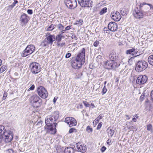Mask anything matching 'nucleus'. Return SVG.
Returning <instances> with one entry per match:
<instances>
[{"mask_svg":"<svg viewBox=\"0 0 153 153\" xmlns=\"http://www.w3.org/2000/svg\"><path fill=\"white\" fill-rule=\"evenodd\" d=\"M46 119H48V120H49L51 121V122L52 123H53V119L52 117H51V116H48L47 117Z\"/></svg>","mask_w":153,"mask_h":153,"instance_id":"c03bdc74","label":"nucleus"},{"mask_svg":"<svg viewBox=\"0 0 153 153\" xmlns=\"http://www.w3.org/2000/svg\"><path fill=\"white\" fill-rule=\"evenodd\" d=\"M147 4L144 2L140 3L139 5L140 9L142 10H144L145 11H147L149 8L148 6L146 5H147Z\"/></svg>","mask_w":153,"mask_h":153,"instance_id":"aec40b11","label":"nucleus"},{"mask_svg":"<svg viewBox=\"0 0 153 153\" xmlns=\"http://www.w3.org/2000/svg\"><path fill=\"white\" fill-rule=\"evenodd\" d=\"M99 44V42L98 41H95L93 45L95 47H97Z\"/></svg>","mask_w":153,"mask_h":153,"instance_id":"5fc2aeb1","label":"nucleus"},{"mask_svg":"<svg viewBox=\"0 0 153 153\" xmlns=\"http://www.w3.org/2000/svg\"><path fill=\"white\" fill-rule=\"evenodd\" d=\"M108 136L111 137L114 133V131L111 129H109L108 128Z\"/></svg>","mask_w":153,"mask_h":153,"instance_id":"c756f323","label":"nucleus"},{"mask_svg":"<svg viewBox=\"0 0 153 153\" xmlns=\"http://www.w3.org/2000/svg\"><path fill=\"white\" fill-rule=\"evenodd\" d=\"M29 17L25 14L24 13L22 15L20 18L19 21L22 26L26 25L29 20Z\"/></svg>","mask_w":153,"mask_h":153,"instance_id":"4468645a","label":"nucleus"},{"mask_svg":"<svg viewBox=\"0 0 153 153\" xmlns=\"http://www.w3.org/2000/svg\"><path fill=\"white\" fill-rule=\"evenodd\" d=\"M71 38L72 39H74L76 40H77L78 39L76 36L75 35H72V36H71Z\"/></svg>","mask_w":153,"mask_h":153,"instance_id":"bf43d9fd","label":"nucleus"},{"mask_svg":"<svg viewBox=\"0 0 153 153\" xmlns=\"http://www.w3.org/2000/svg\"><path fill=\"white\" fill-rule=\"evenodd\" d=\"M147 4L149 6L150 10H152L153 9V6L151 4L148 3Z\"/></svg>","mask_w":153,"mask_h":153,"instance_id":"680f3d73","label":"nucleus"},{"mask_svg":"<svg viewBox=\"0 0 153 153\" xmlns=\"http://www.w3.org/2000/svg\"><path fill=\"white\" fill-rule=\"evenodd\" d=\"M35 85H32L31 86L28 90L27 91H29L30 90H33L34 89Z\"/></svg>","mask_w":153,"mask_h":153,"instance_id":"de8ad7c7","label":"nucleus"},{"mask_svg":"<svg viewBox=\"0 0 153 153\" xmlns=\"http://www.w3.org/2000/svg\"><path fill=\"white\" fill-rule=\"evenodd\" d=\"M72 117H66L65 120V122L67 123L68 125L69 123L70 122V121Z\"/></svg>","mask_w":153,"mask_h":153,"instance_id":"c9c22d12","label":"nucleus"},{"mask_svg":"<svg viewBox=\"0 0 153 153\" xmlns=\"http://www.w3.org/2000/svg\"><path fill=\"white\" fill-rule=\"evenodd\" d=\"M120 65V64L116 62H112L107 61L104 62V68L107 69L115 70Z\"/></svg>","mask_w":153,"mask_h":153,"instance_id":"7ed1b4c3","label":"nucleus"},{"mask_svg":"<svg viewBox=\"0 0 153 153\" xmlns=\"http://www.w3.org/2000/svg\"><path fill=\"white\" fill-rule=\"evenodd\" d=\"M102 59V56L101 55H98L96 59L98 62L100 61V60Z\"/></svg>","mask_w":153,"mask_h":153,"instance_id":"37998d69","label":"nucleus"},{"mask_svg":"<svg viewBox=\"0 0 153 153\" xmlns=\"http://www.w3.org/2000/svg\"><path fill=\"white\" fill-rule=\"evenodd\" d=\"M27 13L31 15L33 13V11L32 10L28 9L27 10Z\"/></svg>","mask_w":153,"mask_h":153,"instance_id":"13d9d810","label":"nucleus"},{"mask_svg":"<svg viewBox=\"0 0 153 153\" xmlns=\"http://www.w3.org/2000/svg\"><path fill=\"white\" fill-rule=\"evenodd\" d=\"M147 62L144 60H139L136 65L135 70L138 72H140L144 70L147 67Z\"/></svg>","mask_w":153,"mask_h":153,"instance_id":"20e7f679","label":"nucleus"},{"mask_svg":"<svg viewBox=\"0 0 153 153\" xmlns=\"http://www.w3.org/2000/svg\"><path fill=\"white\" fill-rule=\"evenodd\" d=\"M0 135L5 137V142L8 143L10 142L13 138V134L12 131H6L5 127L2 125L0 126Z\"/></svg>","mask_w":153,"mask_h":153,"instance_id":"f03ea898","label":"nucleus"},{"mask_svg":"<svg viewBox=\"0 0 153 153\" xmlns=\"http://www.w3.org/2000/svg\"><path fill=\"white\" fill-rule=\"evenodd\" d=\"M74 149L71 147H68L65 148L64 151V153H74Z\"/></svg>","mask_w":153,"mask_h":153,"instance_id":"4be33fe9","label":"nucleus"},{"mask_svg":"<svg viewBox=\"0 0 153 153\" xmlns=\"http://www.w3.org/2000/svg\"><path fill=\"white\" fill-rule=\"evenodd\" d=\"M31 72L32 74H37L41 71V68L39 64L37 62H32L29 66Z\"/></svg>","mask_w":153,"mask_h":153,"instance_id":"0eeeda50","label":"nucleus"},{"mask_svg":"<svg viewBox=\"0 0 153 153\" xmlns=\"http://www.w3.org/2000/svg\"><path fill=\"white\" fill-rule=\"evenodd\" d=\"M143 15H144L145 16H149L150 15V13H149V12L147 11L143 10Z\"/></svg>","mask_w":153,"mask_h":153,"instance_id":"8fccbe9b","label":"nucleus"},{"mask_svg":"<svg viewBox=\"0 0 153 153\" xmlns=\"http://www.w3.org/2000/svg\"><path fill=\"white\" fill-rule=\"evenodd\" d=\"M134 51L135 49L132 48V49L127 50L126 51V53L127 54H131L133 56L134 55L133 52Z\"/></svg>","mask_w":153,"mask_h":153,"instance_id":"cd10ccee","label":"nucleus"},{"mask_svg":"<svg viewBox=\"0 0 153 153\" xmlns=\"http://www.w3.org/2000/svg\"><path fill=\"white\" fill-rule=\"evenodd\" d=\"M103 116L102 114H100L97 118L93 122V123L94 124L95 122V125H96L99 122L100 120L102 119Z\"/></svg>","mask_w":153,"mask_h":153,"instance_id":"c85d7f7f","label":"nucleus"},{"mask_svg":"<svg viewBox=\"0 0 153 153\" xmlns=\"http://www.w3.org/2000/svg\"><path fill=\"white\" fill-rule=\"evenodd\" d=\"M59 113L58 111H54L52 114L51 117H53L54 118V121H56L57 120L59 117Z\"/></svg>","mask_w":153,"mask_h":153,"instance_id":"5701e85b","label":"nucleus"},{"mask_svg":"<svg viewBox=\"0 0 153 153\" xmlns=\"http://www.w3.org/2000/svg\"><path fill=\"white\" fill-rule=\"evenodd\" d=\"M45 39L48 40L49 44L52 45L53 42L55 40V36L54 35H48L46 36V38Z\"/></svg>","mask_w":153,"mask_h":153,"instance_id":"6ab92c4d","label":"nucleus"},{"mask_svg":"<svg viewBox=\"0 0 153 153\" xmlns=\"http://www.w3.org/2000/svg\"><path fill=\"white\" fill-rule=\"evenodd\" d=\"M55 27H56V25L52 24L48 27L47 30L51 31Z\"/></svg>","mask_w":153,"mask_h":153,"instance_id":"f704fd0d","label":"nucleus"},{"mask_svg":"<svg viewBox=\"0 0 153 153\" xmlns=\"http://www.w3.org/2000/svg\"><path fill=\"white\" fill-rule=\"evenodd\" d=\"M106 147L105 146H102L101 149V151L103 153L106 150Z\"/></svg>","mask_w":153,"mask_h":153,"instance_id":"603ef678","label":"nucleus"},{"mask_svg":"<svg viewBox=\"0 0 153 153\" xmlns=\"http://www.w3.org/2000/svg\"><path fill=\"white\" fill-rule=\"evenodd\" d=\"M77 149L76 150L84 153L85 152L87 148L85 145L82 143L78 142L76 144Z\"/></svg>","mask_w":153,"mask_h":153,"instance_id":"ddd939ff","label":"nucleus"},{"mask_svg":"<svg viewBox=\"0 0 153 153\" xmlns=\"http://www.w3.org/2000/svg\"><path fill=\"white\" fill-rule=\"evenodd\" d=\"M71 54L70 53H68L65 55V58H68L71 57Z\"/></svg>","mask_w":153,"mask_h":153,"instance_id":"4d7b16f0","label":"nucleus"},{"mask_svg":"<svg viewBox=\"0 0 153 153\" xmlns=\"http://www.w3.org/2000/svg\"><path fill=\"white\" fill-rule=\"evenodd\" d=\"M147 130L148 131H150L152 132H153L152 126L151 124H149L147 126Z\"/></svg>","mask_w":153,"mask_h":153,"instance_id":"473e14b6","label":"nucleus"},{"mask_svg":"<svg viewBox=\"0 0 153 153\" xmlns=\"http://www.w3.org/2000/svg\"><path fill=\"white\" fill-rule=\"evenodd\" d=\"M65 3L67 7L71 9H73L77 6L76 0H65Z\"/></svg>","mask_w":153,"mask_h":153,"instance_id":"9d476101","label":"nucleus"},{"mask_svg":"<svg viewBox=\"0 0 153 153\" xmlns=\"http://www.w3.org/2000/svg\"><path fill=\"white\" fill-rule=\"evenodd\" d=\"M111 143V140L109 139L107 141V143L109 145H110V143Z\"/></svg>","mask_w":153,"mask_h":153,"instance_id":"774afa93","label":"nucleus"},{"mask_svg":"<svg viewBox=\"0 0 153 153\" xmlns=\"http://www.w3.org/2000/svg\"><path fill=\"white\" fill-rule=\"evenodd\" d=\"M138 53V52L137 51V49H135V51H134V52H133V54H134L133 56H134L135 55L137 54V53Z\"/></svg>","mask_w":153,"mask_h":153,"instance_id":"0e129e2a","label":"nucleus"},{"mask_svg":"<svg viewBox=\"0 0 153 153\" xmlns=\"http://www.w3.org/2000/svg\"><path fill=\"white\" fill-rule=\"evenodd\" d=\"M64 36L61 34H58L55 37V39L57 41V42L59 43L61 40L62 39Z\"/></svg>","mask_w":153,"mask_h":153,"instance_id":"393cba45","label":"nucleus"},{"mask_svg":"<svg viewBox=\"0 0 153 153\" xmlns=\"http://www.w3.org/2000/svg\"><path fill=\"white\" fill-rule=\"evenodd\" d=\"M57 45L58 47H62L65 45V43H59L57 42Z\"/></svg>","mask_w":153,"mask_h":153,"instance_id":"864d4df0","label":"nucleus"},{"mask_svg":"<svg viewBox=\"0 0 153 153\" xmlns=\"http://www.w3.org/2000/svg\"><path fill=\"white\" fill-rule=\"evenodd\" d=\"M107 11V8L105 7L102 9L100 12V14L101 15H103Z\"/></svg>","mask_w":153,"mask_h":153,"instance_id":"72a5a7b5","label":"nucleus"},{"mask_svg":"<svg viewBox=\"0 0 153 153\" xmlns=\"http://www.w3.org/2000/svg\"><path fill=\"white\" fill-rule=\"evenodd\" d=\"M120 13L123 16H125L128 13V11L127 10H126L125 9L120 8Z\"/></svg>","mask_w":153,"mask_h":153,"instance_id":"a878e982","label":"nucleus"},{"mask_svg":"<svg viewBox=\"0 0 153 153\" xmlns=\"http://www.w3.org/2000/svg\"><path fill=\"white\" fill-rule=\"evenodd\" d=\"M111 17L113 20L118 21L120 19L121 16L119 12L114 11L111 13Z\"/></svg>","mask_w":153,"mask_h":153,"instance_id":"dca6fc26","label":"nucleus"},{"mask_svg":"<svg viewBox=\"0 0 153 153\" xmlns=\"http://www.w3.org/2000/svg\"><path fill=\"white\" fill-rule=\"evenodd\" d=\"M4 153H13V151L12 149H9L4 151Z\"/></svg>","mask_w":153,"mask_h":153,"instance_id":"4c0bfd02","label":"nucleus"},{"mask_svg":"<svg viewBox=\"0 0 153 153\" xmlns=\"http://www.w3.org/2000/svg\"><path fill=\"white\" fill-rule=\"evenodd\" d=\"M5 137H4L2 136L1 135H0V143L3 141L5 142Z\"/></svg>","mask_w":153,"mask_h":153,"instance_id":"79ce46f5","label":"nucleus"},{"mask_svg":"<svg viewBox=\"0 0 153 153\" xmlns=\"http://www.w3.org/2000/svg\"><path fill=\"white\" fill-rule=\"evenodd\" d=\"M79 4L82 7H92V1L91 0H78Z\"/></svg>","mask_w":153,"mask_h":153,"instance_id":"9b49d317","label":"nucleus"},{"mask_svg":"<svg viewBox=\"0 0 153 153\" xmlns=\"http://www.w3.org/2000/svg\"><path fill=\"white\" fill-rule=\"evenodd\" d=\"M147 79L148 78L146 76L140 75L137 77L136 80V83L140 85L143 84L147 82Z\"/></svg>","mask_w":153,"mask_h":153,"instance_id":"2eb2a0df","label":"nucleus"},{"mask_svg":"<svg viewBox=\"0 0 153 153\" xmlns=\"http://www.w3.org/2000/svg\"><path fill=\"white\" fill-rule=\"evenodd\" d=\"M125 116L126 117V120H128L130 119V117H129V116L127 115H126Z\"/></svg>","mask_w":153,"mask_h":153,"instance_id":"338daca9","label":"nucleus"},{"mask_svg":"<svg viewBox=\"0 0 153 153\" xmlns=\"http://www.w3.org/2000/svg\"><path fill=\"white\" fill-rule=\"evenodd\" d=\"M148 60L149 63L153 66V54L149 56L148 59Z\"/></svg>","mask_w":153,"mask_h":153,"instance_id":"bb28decb","label":"nucleus"},{"mask_svg":"<svg viewBox=\"0 0 153 153\" xmlns=\"http://www.w3.org/2000/svg\"><path fill=\"white\" fill-rule=\"evenodd\" d=\"M76 129L74 128H70L69 131V132L70 133H71L73 132H74V131L76 130Z\"/></svg>","mask_w":153,"mask_h":153,"instance_id":"09e8293b","label":"nucleus"},{"mask_svg":"<svg viewBox=\"0 0 153 153\" xmlns=\"http://www.w3.org/2000/svg\"><path fill=\"white\" fill-rule=\"evenodd\" d=\"M35 48L34 46L32 45H27L25 49L22 51V56L25 57L27 56L32 53L35 50Z\"/></svg>","mask_w":153,"mask_h":153,"instance_id":"6e6552de","label":"nucleus"},{"mask_svg":"<svg viewBox=\"0 0 153 153\" xmlns=\"http://www.w3.org/2000/svg\"><path fill=\"white\" fill-rule=\"evenodd\" d=\"M42 121H40L38 122L36 125L39 126H41L42 125Z\"/></svg>","mask_w":153,"mask_h":153,"instance_id":"052dcab7","label":"nucleus"},{"mask_svg":"<svg viewBox=\"0 0 153 153\" xmlns=\"http://www.w3.org/2000/svg\"><path fill=\"white\" fill-rule=\"evenodd\" d=\"M145 97V94L143 93L140 96V100L141 101H143L144 97Z\"/></svg>","mask_w":153,"mask_h":153,"instance_id":"a18cd8bd","label":"nucleus"},{"mask_svg":"<svg viewBox=\"0 0 153 153\" xmlns=\"http://www.w3.org/2000/svg\"><path fill=\"white\" fill-rule=\"evenodd\" d=\"M71 29V28L70 27V26H67L66 27L65 29V30H69Z\"/></svg>","mask_w":153,"mask_h":153,"instance_id":"69168bd1","label":"nucleus"},{"mask_svg":"<svg viewBox=\"0 0 153 153\" xmlns=\"http://www.w3.org/2000/svg\"><path fill=\"white\" fill-rule=\"evenodd\" d=\"M143 10L140 9L138 7H136L134 10L133 14L134 16L137 19H140L143 18Z\"/></svg>","mask_w":153,"mask_h":153,"instance_id":"f8f14e48","label":"nucleus"},{"mask_svg":"<svg viewBox=\"0 0 153 153\" xmlns=\"http://www.w3.org/2000/svg\"><path fill=\"white\" fill-rule=\"evenodd\" d=\"M56 27L59 30H62L64 28V26L61 24L56 25Z\"/></svg>","mask_w":153,"mask_h":153,"instance_id":"7c9ffc66","label":"nucleus"},{"mask_svg":"<svg viewBox=\"0 0 153 153\" xmlns=\"http://www.w3.org/2000/svg\"><path fill=\"white\" fill-rule=\"evenodd\" d=\"M83 22V21L82 19H79L78 20H77L76 23V25H81Z\"/></svg>","mask_w":153,"mask_h":153,"instance_id":"a19ab883","label":"nucleus"},{"mask_svg":"<svg viewBox=\"0 0 153 153\" xmlns=\"http://www.w3.org/2000/svg\"><path fill=\"white\" fill-rule=\"evenodd\" d=\"M109 57L111 61L112 62H115L118 59V56L114 51L111 52L110 54Z\"/></svg>","mask_w":153,"mask_h":153,"instance_id":"a211bd4d","label":"nucleus"},{"mask_svg":"<svg viewBox=\"0 0 153 153\" xmlns=\"http://www.w3.org/2000/svg\"><path fill=\"white\" fill-rule=\"evenodd\" d=\"M37 92L38 95L42 98L45 99L48 96V93L46 89L42 86H40L37 88Z\"/></svg>","mask_w":153,"mask_h":153,"instance_id":"1a4fd4ad","label":"nucleus"},{"mask_svg":"<svg viewBox=\"0 0 153 153\" xmlns=\"http://www.w3.org/2000/svg\"><path fill=\"white\" fill-rule=\"evenodd\" d=\"M13 7L11 5L7 7V10H11L13 9Z\"/></svg>","mask_w":153,"mask_h":153,"instance_id":"3c124183","label":"nucleus"},{"mask_svg":"<svg viewBox=\"0 0 153 153\" xmlns=\"http://www.w3.org/2000/svg\"><path fill=\"white\" fill-rule=\"evenodd\" d=\"M86 131L88 132H92L93 131V129L92 128H91L90 126H88L86 128Z\"/></svg>","mask_w":153,"mask_h":153,"instance_id":"58836bf2","label":"nucleus"},{"mask_svg":"<svg viewBox=\"0 0 153 153\" xmlns=\"http://www.w3.org/2000/svg\"><path fill=\"white\" fill-rule=\"evenodd\" d=\"M45 123L47 125L48 130L51 131L50 133L52 134H55L56 132V127L57 123H54V126H53V123H52L48 119H45Z\"/></svg>","mask_w":153,"mask_h":153,"instance_id":"423d86ee","label":"nucleus"},{"mask_svg":"<svg viewBox=\"0 0 153 153\" xmlns=\"http://www.w3.org/2000/svg\"><path fill=\"white\" fill-rule=\"evenodd\" d=\"M150 96L152 100L153 101V90L151 93Z\"/></svg>","mask_w":153,"mask_h":153,"instance_id":"e2e57ef3","label":"nucleus"},{"mask_svg":"<svg viewBox=\"0 0 153 153\" xmlns=\"http://www.w3.org/2000/svg\"><path fill=\"white\" fill-rule=\"evenodd\" d=\"M7 96V93L5 91H4V94H3V99L4 100L6 99V97Z\"/></svg>","mask_w":153,"mask_h":153,"instance_id":"6e6d98bb","label":"nucleus"},{"mask_svg":"<svg viewBox=\"0 0 153 153\" xmlns=\"http://www.w3.org/2000/svg\"><path fill=\"white\" fill-rule=\"evenodd\" d=\"M85 50L83 48L75 57L72 58L71 61L73 68L75 69L80 68L85 62Z\"/></svg>","mask_w":153,"mask_h":153,"instance_id":"f257e3e1","label":"nucleus"},{"mask_svg":"<svg viewBox=\"0 0 153 153\" xmlns=\"http://www.w3.org/2000/svg\"><path fill=\"white\" fill-rule=\"evenodd\" d=\"M107 89L105 87V85L103 88L102 91V94L103 95L105 94L106 92H107Z\"/></svg>","mask_w":153,"mask_h":153,"instance_id":"ea45409f","label":"nucleus"},{"mask_svg":"<svg viewBox=\"0 0 153 153\" xmlns=\"http://www.w3.org/2000/svg\"><path fill=\"white\" fill-rule=\"evenodd\" d=\"M108 29L111 31H115L118 28L117 24L115 22H111L109 23L108 26Z\"/></svg>","mask_w":153,"mask_h":153,"instance_id":"f3484780","label":"nucleus"},{"mask_svg":"<svg viewBox=\"0 0 153 153\" xmlns=\"http://www.w3.org/2000/svg\"><path fill=\"white\" fill-rule=\"evenodd\" d=\"M71 119L70 122L68 124L69 126L71 127L76 126L77 124V122L75 118L72 117Z\"/></svg>","mask_w":153,"mask_h":153,"instance_id":"b1692460","label":"nucleus"},{"mask_svg":"<svg viewBox=\"0 0 153 153\" xmlns=\"http://www.w3.org/2000/svg\"><path fill=\"white\" fill-rule=\"evenodd\" d=\"M83 103L84 105L86 107H89L90 108H91L90 104H89L88 102L85 101H84L83 102Z\"/></svg>","mask_w":153,"mask_h":153,"instance_id":"e433bc0d","label":"nucleus"},{"mask_svg":"<svg viewBox=\"0 0 153 153\" xmlns=\"http://www.w3.org/2000/svg\"><path fill=\"white\" fill-rule=\"evenodd\" d=\"M102 125V123L100 122V123H99L98 124V125L97 127V129L99 130V129H100L101 128V127Z\"/></svg>","mask_w":153,"mask_h":153,"instance_id":"49530a36","label":"nucleus"},{"mask_svg":"<svg viewBox=\"0 0 153 153\" xmlns=\"http://www.w3.org/2000/svg\"><path fill=\"white\" fill-rule=\"evenodd\" d=\"M7 68V66L5 65L2 66L0 68V74L4 72L6 69Z\"/></svg>","mask_w":153,"mask_h":153,"instance_id":"2f4dec72","label":"nucleus"},{"mask_svg":"<svg viewBox=\"0 0 153 153\" xmlns=\"http://www.w3.org/2000/svg\"><path fill=\"white\" fill-rule=\"evenodd\" d=\"M30 100L32 105L36 108L40 107L42 104V100L37 95L32 96L30 97Z\"/></svg>","mask_w":153,"mask_h":153,"instance_id":"39448f33","label":"nucleus"},{"mask_svg":"<svg viewBox=\"0 0 153 153\" xmlns=\"http://www.w3.org/2000/svg\"><path fill=\"white\" fill-rule=\"evenodd\" d=\"M49 44L48 43V40L45 39L41 43L40 46L42 48L48 47Z\"/></svg>","mask_w":153,"mask_h":153,"instance_id":"412c9836","label":"nucleus"}]
</instances>
